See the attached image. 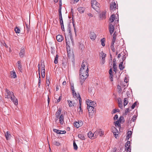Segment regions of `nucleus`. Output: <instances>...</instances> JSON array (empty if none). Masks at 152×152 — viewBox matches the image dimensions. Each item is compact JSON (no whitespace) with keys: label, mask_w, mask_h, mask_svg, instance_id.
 I'll use <instances>...</instances> for the list:
<instances>
[{"label":"nucleus","mask_w":152,"mask_h":152,"mask_svg":"<svg viewBox=\"0 0 152 152\" xmlns=\"http://www.w3.org/2000/svg\"><path fill=\"white\" fill-rule=\"evenodd\" d=\"M5 91L6 92L5 98L8 99L10 98L15 105H17L18 104V101L14 96L13 92H10L7 89H5Z\"/></svg>","instance_id":"1"},{"label":"nucleus","mask_w":152,"mask_h":152,"mask_svg":"<svg viewBox=\"0 0 152 152\" xmlns=\"http://www.w3.org/2000/svg\"><path fill=\"white\" fill-rule=\"evenodd\" d=\"M89 70H86L83 68H80V81L83 83L85 80L88 76V72Z\"/></svg>","instance_id":"2"},{"label":"nucleus","mask_w":152,"mask_h":152,"mask_svg":"<svg viewBox=\"0 0 152 152\" xmlns=\"http://www.w3.org/2000/svg\"><path fill=\"white\" fill-rule=\"evenodd\" d=\"M91 4L92 8L96 12H99L100 11V5L96 0H91Z\"/></svg>","instance_id":"3"},{"label":"nucleus","mask_w":152,"mask_h":152,"mask_svg":"<svg viewBox=\"0 0 152 152\" xmlns=\"http://www.w3.org/2000/svg\"><path fill=\"white\" fill-rule=\"evenodd\" d=\"M124 121V118L123 116H121L119 118L118 120L116 121L115 122H114L115 124V125L116 127L117 126L118 127H121V123H123Z\"/></svg>","instance_id":"4"},{"label":"nucleus","mask_w":152,"mask_h":152,"mask_svg":"<svg viewBox=\"0 0 152 152\" xmlns=\"http://www.w3.org/2000/svg\"><path fill=\"white\" fill-rule=\"evenodd\" d=\"M80 68H83L86 69V70H89L88 66L86 60H84L83 61Z\"/></svg>","instance_id":"5"},{"label":"nucleus","mask_w":152,"mask_h":152,"mask_svg":"<svg viewBox=\"0 0 152 152\" xmlns=\"http://www.w3.org/2000/svg\"><path fill=\"white\" fill-rule=\"evenodd\" d=\"M41 74L42 77V78H44L45 76V65L43 64H41Z\"/></svg>","instance_id":"6"},{"label":"nucleus","mask_w":152,"mask_h":152,"mask_svg":"<svg viewBox=\"0 0 152 152\" xmlns=\"http://www.w3.org/2000/svg\"><path fill=\"white\" fill-rule=\"evenodd\" d=\"M112 132H113L114 135L116 138H117V136L118 135L117 133H118V131L115 127H112L111 128Z\"/></svg>","instance_id":"7"},{"label":"nucleus","mask_w":152,"mask_h":152,"mask_svg":"<svg viewBox=\"0 0 152 152\" xmlns=\"http://www.w3.org/2000/svg\"><path fill=\"white\" fill-rule=\"evenodd\" d=\"M89 36L91 39L93 41L94 40L96 37V34L94 32H91L90 33Z\"/></svg>","instance_id":"8"},{"label":"nucleus","mask_w":152,"mask_h":152,"mask_svg":"<svg viewBox=\"0 0 152 152\" xmlns=\"http://www.w3.org/2000/svg\"><path fill=\"white\" fill-rule=\"evenodd\" d=\"M53 131L55 132H56L59 134H65L66 133V131L65 130L61 131L55 129H53Z\"/></svg>","instance_id":"9"},{"label":"nucleus","mask_w":152,"mask_h":152,"mask_svg":"<svg viewBox=\"0 0 152 152\" xmlns=\"http://www.w3.org/2000/svg\"><path fill=\"white\" fill-rule=\"evenodd\" d=\"M25 49L24 48H21L20 52L19 53V56L21 58L23 57L25 53Z\"/></svg>","instance_id":"10"},{"label":"nucleus","mask_w":152,"mask_h":152,"mask_svg":"<svg viewBox=\"0 0 152 152\" xmlns=\"http://www.w3.org/2000/svg\"><path fill=\"white\" fill-rule=\"evenodd\" d=\"M109 28L110 34L111 35H112L114 32V27L113 25L112 24H110Z\"/></svg>","instance_id":"11"},{"label":"nucleus","mask_w":152,"mask_h":152,"mask_svg":"<svg viewBox=\"0 0 152 152\" xmlns=\"http://www.w3.org/2000/svg\"><path fill=\"white\" fill-rule=\"evenodd\" d=\"M110 8L112 10H115L116 9V4L115 2H113L110 4Z\"/></svg>","instance_id":"12"},{"label":"nucleus","mask_w":152,"mask_h":152,"mask_svg":"<svg viewBox=\"0 0 152 152\" xmlns=\"http://www.w3.org/2000/svg\"><path fill=\"white\" fill-rule=\"evenodd\" d=\"M87 108L88 110L89 113L90 114L94 112V108L93 106H87Z\"/></svg>","instance_id":"13"},{"label":"nucleus","mask_w":152,"mask_h":152,"mask_svg":"<svg viewBox=\"0 0 152 152\" xmlns=\"http://www.w3.org/2000/svg\"><path fill=\"white\" fill-rule=\"evenodd\" d=\"M16 64L19 70L21 72H22V67L21 61H18L17 63Z\"/></svg>","instance_id":"14"},{"label":"nucleus","mask_w":152,"mask_h":152,"mask_svg":"<svg viewBox=\"0 0 152 152\" xmlns=\"http://www.w3.org/2000/svg\"><path fill=\"white\" fill-rule=\"evenodd\" d=\"M5 135L6 138L7 140H9L10 139L12 136L10 132H7L5 133Z\"/></svg>","instance_id":"15"},{"label":"nucleus","mask_w":152,"mask_h":152,"mask_svg":"<svg viewBox=\"0 0 152 152\" xmlns=\"http://www.w3.org/2000/svg\"><path fill=\"white\" fill-rule=\"evenodd\" d=\"M86 102L87 103V105L88 106H93L95 105V104H94V102L91 100H90L89 99L87 100Z\"/></svg>","instance_id":"16"},{"label":"nucleus","mask_w":152,"mask_h":152,"mask_svg":"<svg viewBox=\"0 0 152 152\" xmlns=\"http://www.w3.org/2000/svg\"><path fill=\"white\" fill-rule=\"evenodd\" d=\"M59 119L61 124H63L64 122V116L63 114H61L59 116Z\"/></svg>","instance_id":"17"},{"label":"nucleus","mask_w":152,"mask_h":152,"mask_svg":"<svg viewBox=\"0 0 152 152\" xmlns=\"http://www.w3.org/2000/svg\"><path fill=\"white\" fill-rule=\"evenodd\" d=\"M57 40L59 42H61L63 39V37L61 35H58L56 37Z\"/></svg>","instance_id":"18"},{"label":"nucleus","mask_w":152,"mask_h":152,"mask_svg":"<svg viewBox=\"0 0 152 152\" xmlns=\"http://www.w3.org/2000/svg\"><path fill=\"white\" fill-rule=\"evenodd\" d=\"M78 11L80 13H83L85 10V8L84 7H80L78 8Z\"/></svg>","instance_id":"19"},{"label":"nucleus","mask_w":152,"mask_h":152,"mask_svg":"<svg viewBox=\"0 0 152 152\" xmlns=\"http://www.w3.org/2000/svg\"><path fill=\"white\" fill-rule=\"evenodd\" d=\"M106 13L104 12H102L99 15V17L102 20L105 18Z\"/></svg>","instance_id":"20"},{"label":"nucleus","mask_w":152,"mask_h":152,"mask_svg":"<svg viewBox=\"0 0 152 152\" xmlns=\"http://www.w3.org/2000/svg\"><path fill=\"white\" fill-rule=\"evenodd\" d=\"M82 124L81 122L79 123L77 122H75L74 123V126L77 128H78L80 127L81 126Z\"/></svg>","instance_id":"21"},{"label":"nucleus","mask_w":152,"mask_h":152,"mask_svg":"<svg viewBox=\"0 0 152 152\" xmlns=\"http://www.w3.org/2000/svg\"><path fill=\"white\" fill-rule=\"evenodd\" d=\"M38 69H39V78L38 79V85L39 87H40V84H41V78H40V71H39V69H40V66H39V64L38 65Z\"/></svg>","instance_id":"22"},{"label":"nucleus","mask_w":152,"mask_h":152,"mask_svg":"<svg viewBox=\"0 0 152 152\" xmlns=\"http://www.w3.org/2000/svg\"><path fill=\"white\" fill-rule=\"evenodd\" d=\"M50 77H48L47 76L46 77V84L47 85L46 86V87L48 88L49 87V85L50 83Z\"/></svg>","instance_id":"23"},{"label":"nucleus","mask_w":152,"mask_h":152,"mask_svg":"<svg viewBox=\"0 0 152 152\" xmlns=\"http://www.w3.org/2000/svg\"><path fill=\"white\" fill-rule=\"evenodd\" d=\"M61 110L59 108L57 110V112L56 113V118H57L58 119V117L59 116L60 114H61Z\"/></svg>","instance_id":"24"},{"label":"nucleus","mask_w":152,"mask_h":152,"mask_svg":"<svg viewBox=\"0 0 152 152\" xmlns=\"http://www.w3.org/2000/svg\"><path fill=\"white\" fill-rule=\"evenodd\" d=\"M123 61H121L119 65V68L121 70H123L124 68V66L123 65Z\"/></svg>","instance_id":"25"},{"label":"nucleus","mask_w":152,"mask_h":152,"mask_svg":"<svg viewBox=\"0 0 152 152\" xmlns=\"http://www.w3.org/2000/svg\"><path fill=\"white\" fill-rule=\"evenodd\" d=\"M88 136L90 138H94V134L91 131L89 132L88 133Z\"/></svg>","instance_id":"26"},{"label":"nucleus","mask_w":152,"mask_h":152,"mask_svg":"<svg viewBox=\"0 0 152 152\" xmlns=\"http://www.w3.org/2000/svg\"><path fill=\"white\" fill-rule=\"evenodd\" d=\"M115 15L114 14H113L110 17V21L111 23L113 22L115 20Z\"/></svg>","instance_id":"27"},{"label":"nucleus","mask_w":152,"mask_h":152,"mask_svg":"<svg viewBox=\"0 0 152 152\" xmlns=\"http://www.w3.org/2000/svg\"><path fill=\"white\" fill-rule=\"evenodd\" d=\"M128 99L126 98H124V107L125 106L128 104Z\"/></svg>","instance_id":"28"},{"label":"nucleus","mask_w":152,"mask_h":152,"mask_svg":"<svg viewBox=\"0 0 152 152\" xmlns=\"http://www.w3.org/2000/svg\"><path fill=\"white\" fill-rule=\"evenodd\" d=\"M78 137L82 140H85V138L84 134H78Z\"/></svg>","instance_id":"29"},{"label":"nucleus","mask_w":152,"mask_h":152,"mask_svg":"<svg viewBox=\"0 0 152 152\" xmlns=\"http://www.w3.org/2000/svg\"><path fill=\"white\" fill-rule=\"evenodd\" d=\"M131 147L130 144V142L129 141H127L125 144V148Z\"/></svg>","instance_id":"30"},{"label":"nucleus","mask_w":152,"mask_h":152,"mask_svg":"<svg viewBox=\"0 0 152 152\" xmlns=\"http://www.w3.org/2000/svg\"><path fill=\"white\" fill-rule=\"evenodd\" d=\"M10 76L11 78H15L16 77V73L15 72H12L11 73Z\"/></svg>","instance_id":"31"},{"label":"nucleus","mask_w":152,"mask_h":152,"mask_svg":"<svg viewBox=\"0 0 152 152\" xmlns=\"http://www.w3.org/2000/svg\"><path fill=\"white\" fill-rule=\"evenodd\" d=\"M99 130H97L95 132L94 134V138H96L98 135L99 134Z\"/></svg>","instance_id":"32"},{"label":"nucleus","mask_w":152,"mask_h":152,"mask_svg":"<svg viewBox=\"0 0 152 152\" xmlns=\"http://www.w3.org/2000/svg\"><path fill=\"white\" fill-rule=\"evenodd\" d=\"M105 41V39L104 38H103L101 39V45L103 46H104L105 45V44L104 43V41Z\"/></svg>","instance_id":"33"},{"label":"nucleus","mask_w":152,"mask_h":152,"mask_svg":"<svg viewBox=\"0 0 152 152\" xmlns=\"http://www.w3.org/2000/svg\"><path fill=\"white\" fill-rule=\"evenodd\" d=\"M14 30L16 33H19L20 32V30L17 27H16L15 28Z\"/></svg>","instance_id":"34"},{"label":"nucleus","mask_w":152,"mask_h":152,"mask_svg":"<svg viewBox=\"0 0 152 152\" xmlns=\"http://www.w3.org/2000/svg\"><path fill=\"white\" fill-rule=\"evenodd\" d=\"M113 71L116 72L117 69V67L116 66V63H113Z\"/></svg>","instance_id":"35"},{"label":"nucleus","mask_w":152,"mask_h":152,"mask_svg":"<svg viewBox=\"0 0 152 152\" xmlns=\"http://www.w3.org/2000/svg\"><path fill=\"white\" fill-rule=\"evenodd\" d=\"M58 54L56 55V56L55 58L54 63L55 64H56L58 63Z\"/></svg>","instance_id":"36"},{"label":"nucleus","mask_w":152,"mask_h":152,"mask_svg":"<svg viewBox=\"0 0 152 152\" xmlns=\"http://www.w3.org/2000/svg\"><path fill=\"white\" fill-rule=\"evenodd\" d=\"M99 134L100 136H102L104 135V132L101 129H99Z\"/></svg>","instance_id":"37"},{"label":"nucleus","mask_w":152,"mask_h":152,"mask_svg":"<svg viewBox=\"0 0 152 152\" xmlns=\"http://www.w3.org/2000/svg\"><path fill=\"white\" fill-rule=\"evenodd\" d=\"M132 134V132L131 131H129L127 133V137L128 138L130 137L131 134Z\"/></svg>","instance_id":"38"},{"label":"nucleus","mask_w":152,"mask_h":152,"mask_svg":"<svg viewBox=\"0 0 152 152\" xmlns=\"http://www.w3.org/2000/svg\"><path fill=\"white\" fill-rule=\"evenodd\" d=\"M69 104V107H72L74 106V105L73 104L72 101L70 100H67Z\"/></svg>","instance_id":"39"},{"label":"nucleus","mask_w":152,"mask_h":152,"mask_svg":"<svg viewBox=\"0 0 152 152\" xmlns=\"http://www.w3.org/2000/svg\"><path fill=\"white\" fill-rule=\"evenodd\" d=\"M101 56L102 57V59H105V58L106 56V54L103 53V52H102L101 53Z\"/></svg>","instance_id":"40"},{"label":"nucleus","mask_w":152,"mask_h":152,"mask_svg":"<svg viewBox=\"0 0 152 152\" xmlns=\"http://www.w3.org/2000/svg\"><path fill=\"white\" fill-rule=\"evenodd\" d=\"M78 97L77 98L78 99L80 105V106H81V102H82L81 99V98L80 96V94H78Z\"/></svg>","instance_id":"41"},{"label":"nucleus","mask_w":152,"mask_h":152,"mask_svg":"<svg viewBox=\"0 0 152 152\" xmlns=\"http://www.w3.org/2000/svg\"><path fill=\"white\" fill-rule=\"evenodd\" d=\"M73 147L75 150H77V146L75 141L73 142Z\"/></svg>","instance_id":"42"},{"label":"nucleus","mask_w":152,"mask_h":152,"mask_svg":"<svg viewBox=\"0 0 152 152\" xmlns=\"http://www.w3.org/2000/svg\"><path fill=\"white\" fill-rule=\"evenodd\" d=\"M118 105L119 107L121 109L123 108V105L122 104V102L121 101V100H120V103H118Z\"/></svg>","instance_id":"43"},{"label":"nucleus","mask_w":152,"mask_h":152,"mask_svg":"<svg viewBox=\"0 0 152 152\" xmlns=\"http://www.w3.org/2000/svg\"><path fill=\"white\" fill-rule=\"evenodd\" d=\"M119 110L118 109H114L112 111V114L115 113L117 112H119Z\"/></svg>","instance_id":"44"},{"label":"nucleus","mask_w":152,"mask_h":152,"mask_svg":"<svg viewBox=\"0 0 152 152\" xmlns=\"http://www.w3.org/2000/svg\"><path fill=\"white\" fill-rule=\"evenodd\" d=\"M136 115H134L131 120V121H132L134 122L136 120Z\"/></svg>","instance_id":"45"},{"label":"nucleus","mask_w":152,"mask_h":152,"mask_svg":"<svg viewBox=\"0 0 152 152\" xmlns=\"http://www.w3.org/2000/svg\"><path fill=\"white\" fill-rule=\"evenodd\" d=\"M137 102H135L132 106L131 108L132 109H133L134 108L135 106L137 104Z\"/></svg>","instance_id":"46"},{"label":"nucleus","mask_w":152,"mask_h":152,"mask_svg":"<svg viewBox=\"0 0 152 152\" xmlns=\"http://www.w3.org/2000/svg\"><path fill=\"white\" fill-rule=\"evenodd\" d=\"M122 57V61H123V62L125 60L126 58V54H125L124 53V54H123V55Z\"/></svg>","instance_id":"47"},{"label":"nucleus","mask_w":152,"mask_h":152,"mask_svg":"<svg viewBox=\"0 0 152 152\" xmlns=\"http://www.w3.org/2000/svg\"><path fill=\"white\" fill-rule=\"evenodd\" d=\"M73 95L74 97H77V94L74 91V92H72Z\"/></svg>","instance_id":"48"},{"label":"nucleus","mask_w":152,"mask_h":152,"mask_svg":"<svg viewBox=\"0 0 152 152\" xmlns=\"http://www.w3.org/2000/svg\"><path fill=\"white\" fill-rule=\"evenodd\" d=\"M125 149L126 150L127 152H131V147L125 148Z\"/></svg>","instance_id":"49"},{"label":"nucleus","mask_w":152,"mask_h":152,"mask_svg":"<svg viewBox=\"0 0 152 152\" xmlns=\"http://www.w3.org/2000/svg\"><path fill=\"white\" fill-rule=\"evenodd\" d=\"M124 54V53H120L118 55V58H120Z\"/></svg>","instance_id":"50"},{"label":"nucleus","mask_w":152,"mask_h":152,"mask_svg":"<svg viewBox=\"0 0 152 152\" xmlns=\"http://www.w3.org/2000/svg\"><path fill=\"white\" fill-rule=\"evenodd\" d=\"M61 96H60L57 99V102H56V103H58V102H60V100H61Z\"/></svg>","instance_id":"51"},{"label":"nucleus","mask_w":152,"mask_h":152,"mask_svg":"<svg viewBox=\"0 0 152 152\" xmlns=\"http://www.w3.org/2000/svg\"><path fill=\"white\" fill-rule=\"evenodd\" d=\"M71 89L72 92H74V91H75L74 87L73 85H72L71 86Z\"/></svg>","instance_id":"52"},{"label":"nucleus","mask_w":152,"mask_h":152,"mask_svg":"<svg viewBox=\"0 0 152 152\" xmlns=\"http://www.w3.org/2000/svg\"><path fill=\"white\" fill-rule=\"evenodd\" d=\"M129 108H127L126 109L125 111V113L126 115L127 114V113L129 112Z\"/></svg>","instance_id":"53"},{"label":"nucleus","mask_w":152,"mask_h":152,"mask_svg":"<svg viewBox=\"0 0 152 152\" xmlns=\"http://www.w3.org/2000/svg\"><path fill=\"white\" fill-rule=\"evenodd\" d=\"M80 110L79 111V113L80 114V113L81 114H82L83 113V110L81 108V106H80Z\"/></svg>","instance_id":"54"},{"label":"nucleus","mask_w":152,"mask_h":152,"mask_svg":"<svg viewBox=\"0 0 152 152\" xmlns=\"http://www.w3.org/2000/svg\"><path fill=\"white\" fill-rule=\"evenodd\" d=\"M118 118V115H115L114 117V120H117Z\"/></svg>","instance_id":"55"},{"label":"nucleus","mask_w":152,"mask_h":152,"mask_svg":"<svg viewBox=\"0 0 152 152\" xmlns=\"http://www.w3.org/2000/svg\"><path fill=\"white\" fill-rule=\"evenodd\" d=\"M105 59H102V62H101V64L102 65L105 62Z\"/></svg>","instance_id":"56"},{"label":"nucleus","mask_w":152,"mask_h":152,"mask_svg":"<svg viewBox=\"0 0 152 152\" xmlns=\"http://www.w3.org/2000/svg\"><path fill=\"white\" fill-rule=\"evenodd\" d=\"M26 30L28 32V31H29V29L28 26V25L26 24Z\"/></svg>","instance_id":"57"},{"label":"nucleus","mask_w":152,"mask_h":152,"mask_svg":"<svg viewBox=\"0 0 152 152\" xmlns=\"http://www.w3.org/2000/svg\"><path fill=\"white\" fill-rule=\"evenodd\" d=\"M61 4H60V5L59 9L58 10V12H61Z\"/></svg>","instance_id":"58"},{"label":"nucleus","mask_w":152,"mask_h":152,"mask_svg":"<svg viewBox=\"0 0 152 152\" xmlns=\"http://www.w3.org/2000/svg\"><path fill=\"white\" fill-rule=\"evenodd\" d=\"M110 47L111 48V49L112 51L113 52H114L115 49H114V46H110Z\"/></svg>","instance_id":"59"},{"label":"nucleus","mask_w":152,"mask_h":152,"mask_svg":"<svg viewBox=\"0 0 152 152\" xmlns=\"http://www.w3.org/2000/svg\"><path fill=\"white\" fill-rule=\"evenodd\" d=\"M61 29H62V30L63 31H64V25H63V24L62 25H61Z\"/></svg>","instance_id":"60"},{"label":"nucleus","mask_w":152,"mask_h":152,"mask_svg":"<svg viewBox=\"0 0 152 152\" xmlns=\"http://www.w3.org/2000/svg\"><path fill=\"white\" fill-rule=\"evenodd\" d=\"M116 34H115V32H114L113 35V39H116Z\"/></svg>","instance_id":"61"},{"label":"nucleus","mask_w":152,"mask_h":152,"mask_svg":"<svg viewBox=\"0 0 152 152\" xmlns=\"http://www.w3.org/2000/svg\"><path fill=\"white\" fill-rule=\"evenodd\" d=\"M60 23L61 24V25H62V24L64 25L63 21V20H60Z\"/></svg>","instance_id":"62"},{"label":"nucleus","mask_w":152,"mask_h":152,"mask_svg":"<svg viewBox=\"0 0 152 152\" xmlns=\"http://www.w3.org/2000/svg\"><path fill=\"white\" fill-rule=\"evenodd\" d=\"M55 144L57 146H58L60 145V143L58 142H55Z\"/></svg>","instance_id":"63"},{"label":"nucleus","mask_w":152,"mask_h":152,"mask_svg":"<svg viewBox=\"0 0 152 152\" xmlns=\"http://www.w3.org/2000/svg\"><path fill=\"white\" fill-rule=\"evenodd\" d=\"M66 81H64L62 83V85L64 86H65L66 85Z\"/></svg>","instance_id":"64"}]
</instances>
